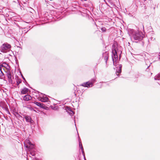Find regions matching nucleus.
<instances>
[{"label": "nucleus", "mask_w": 160, "mask_h": 160, "mask_svg": "<svg viewBox=\"0 0 160 160\" xmlns=\"http://www.w3.org/2000/svg\"><path fill=\"white\" fill-rule=\"evenodd\" d=\"M128 33L131 39H133L134 40L136 41V42H138L143 39L142 34L138 31H135L133 29H128Z\"/></svg>", "instance_id": "f257e3e1"}, {"label": "nucleus", "mask_w": 160, "mask_h": 160, "mask_svg": "<svg viewBox=\"0 0 160 160\" xmlns=\"http://www.w3.org/2000/svg\"><path fill=\"white\" fill-rule=\"evenodd\" d=\"M11 47V46L10 44L5 42L0 47V50L2 52H7L10 50Z\"/></svg>", "instance_id": "f03ea898"}, {"label": "nucleus", "mask_w": 160, "mask_h": 160, "mask_svg": "<svg viewBox=\"0 0 160 160\" xmlns=\"http://www.w3.org/2000/svg\"><path fill=\"white\" fill-rule=\"evenodd\" d=\"M117 51L116 48H114L113 49L112 51V58L113 61V64L115 65V62L117 61L118 59V55Z\"/></svg>", "instance_id": "7ed1b4c3"}, {"label": "nucleus", "mask_w": 160, "mask_h": 160, "mask_svg": "<svg viewBox=\"0 0 160 160\" xmlns=\"http://www.w3.org/2000/svg\"><path fill=\"white\" fill-rule=\"evenodd\" d=\"M5 72L6 73L7 76L8 78L9 82L11 84H12V79H13L14 78L12 74L10 72L9 70Z\"/></svg>", "instance_id": "20e7f679"}, {"label": "nucleus", "mask_w": 160, "mask_h": 160, "mask_svg": "<svg viewBox=\"0 0 160 160\" xmlns=\"http://www.w3.org/2000/svg\"><path fill=\"white\" fill-rule=\"evenodd\" d=\"M0 67L2 69L3 68L4 70V72L8 71L10 68L9 65L6 63H3L2 64L0 65Z\"/></svg>", "instance_id": "39448f33"}, {"label": "nucleus", "mask_w": 160, "mask_h": 160, "mask_svg": "<svg viewBox=\"0 0 160 160\" xmlns=\"http://www.w3.org/2000/svg\"><path fill=\"white\" fill-rule=\"evenodd\" d=\"M45 96V95H42L41 96H40L38 98V99L39 100L43 102H48V98H47L46 96Z\"/></svg>", "instance_id": "423d86ee"}, {"label": "nucleus", "mask_w": 160, "mask_h": 160, "mask_svg": "<svg viewBox=\"0 0 160 160\" xmlns=\"http://www.w3.org/2000/svg\"><path fill=\"white\" fill-rule=\"evenodd\" d=\"M24 118L25 119L26 122L29 123L31 124H32L34 121L31 118V117L28 115H25Z\"/></svg>", "instance_id": "0eeeda50"}, {"label": "nucleus", "mask_w": 160, "mask_h": 160, "mask_svg": "<svg viewBox=\"0 0 160 160\" xmlns=\"http://www.w3.org/2000/svg\"><path fill=\"white\" fill-rule=\"evenodd\" d=\"M80 86L85 87L89 88L92 87L93 86V85L92 84V82H89V81L86 82H84Z\"/></svg>", "instance_id": "6e6552de"}, {"label": "nucleus", "mask_w": 160, "mask_h": 160, "mask_svg": "<svg viewBox=\"0 0 160 160\" xmlns=\"http://www.w3.org/2000/svg\"><path fill=\"white\" fill-rule=\"evenodd\" d=\"M79 148L81 149L82 151V153L83 156L84 157L85 155V153L84 151V149L81 142V141L80 140V138L79 137Z\"/></svg>", "instance_id": "1a4fd4ad"}, {"label": "nucleus", "mask_w": 160, "mask_h": 160, "mask_svg": "<svg viewBox=\"0 0 160 160\" xmlns=\"http://www.w3.org/2000/svg\"><path fill=\"white\" fill-rule=\"evenodd\" d=\"M32 98V97L30 95L27 94L24 96L23 99L25 101H28L31 100Z\"/></svg>", "instance_id": "9d476101"}, {"label": "nucleus", "mask_w": 160, "mask_h": 160, "mask_svg": "<svg viewBox=\"0 0 160 160\" xmlns=\"http://www.w3.org/2000/svg\"><path fill=\"white\" fill-rule=\"evenodd\" d=\"M103 57L104 58V60L105 61L106 63H107V61L108 58V53L106 52L103 53Z\"/></svg>", "instance_id": "9b49d317"}, {"label": "nucleus", "mask_w": 160, "mask_h": 160, "mask_svg": "<svg viewBox=\"0 0 160 160\" xmlns=\"http://www.w3.org/2000/svg\"><path fill=\"white\" fill-rule=\"evenodd\" d=\"M0 67V78H3L4 77V70L3 69H2Z\"/></svg>", "instance_id": "f8f14e48"}, {"label": "nucleus", "mask_w": 160, "mask_h": 160, "mask_svg": "<svg viewBox=\"0 0 160 160\" xmlns=\"http://www.w3.org/2000/svg\"><path fill=\"white\" fill-rule=\"evenodd\" d=\"M25 147L27 148H29V150H32L35 149L34 148V145L32 143L31 144L29 145H26Z\"/></svg>", "instance_id": "ddd939ff"}, {"label": "nucleus", "mask_w": 160, "mask_h": 160, "mask_svg": "<svg viewBox=\"0 0 160 160\" xmlns=\"http://www.w3.org/2000/svg\"><path fill=\"white\" fill-rule=\"evenodd\" d=\"M28 89L26 88H24L21 91V94H25L27 93Z\"/></svg>", "instance_id": "4468645a"}, {"label": "nucleus", "mask_w": 160, "mask_h": 160, "mask_svg": "<svg viewBox=\"0 0 160 160\" xmlns=\"http://www.w3.org/2000/svg\"><path fill=\"white\" fill-rule=\"evenodd\" d=\"M122 67V65H119V68L117 70L116 72V73L117 76H118L119 73H120L121 72V69Z\"/></svg>", "instance_id": "2eb2a0df"}, {"label": "nucleus", "mask_w": 160, "mask_h": 160, "mask_svg": "<svg viewBox=\"0 0 160 160\" xmlns=\"http://www.w3.org/2000/svg\"><path fill=\"white\" fill-rule=\"evenodd\" d=\"M34 103L36 105H37V106L40 107V108H44V106H43V104H42L41 103L38 102H34Z\"/></svg>", "instance_id": "dca6fc26"}, {"label": "nucleus", "mask_w": 160, "mask_h": 160, "mask_svg": "<svg viewBox=\"0 0 160 160\" xmlns=\"http://www.w3.org/2000/svg\"><path fill=\"white\" fill-rule=\"evenodd\" d=\"M30 154L32 156H34L35 155L36 153L35 149L32 150H29Z\"/></svg>", "instance_id": "f3484780"}, {"label": "nucleus", "mask_w": 160, "mask_h": 160, "mask_svg": "<svg viewBox=\"0 0 160 160\" xmlns=\"http://www.w3.org/2000/svg\"><path fill=\"white\" fill-rule=\"evenodd\" d=\"M155 80H160V73H158L157 75L155 76L154 78Z\"/></svg>", "instance_id": "a211bd4d"}, {"label": "nucleus", "mask_w": 160, "mask_h": 160, "mask_svg": "<svg viewBox=\"0 0 160 160\" xmlns=\"http://www.w3.org/2000/svg\"><path fill=\"white\" fill-rule=\"evenodd\" d=\"M26 143L28 144V145H29L30 144H32V143L28 139H26L24 142V146H25L26 145H27Z\"/></svg>", "instance_id": "6ab92c4d"}, {"label": "nucleus", "mask_w": 160, "mask_h": 160, "mask_svg": "<svg viewBox=\"0 0 160 160\" xmlns=\"http://www.w3.org/2000/svg\"><path fill=\"white\" fill-rule=\"evenodd\" d=\"M96 78H94L90 80L89 81V82H92V84L93 85L94 83L95 82Z\"/></svg>", "instance_id": "aec40b11"}, {"label": "nucleus", "mask_w": 160, "mask_h": 160, "mask_svg": "<svg viewBox=\"0 0 160 160\" xmlns=\"http://www.w3.org/2000/svg\"><path fill=\"white\" fill-rule=\"evenodd\" d=\"M22 82V80L21 79L19 78H18L17 80V85H19V84L20 83Z\"/></svg>", "instance_id": "412c9836"}, {"label": "nucleus", "mask_w": 160, "mask_h": 160, "mask_svg": "<svg viewBox=\"0 0 160 160\" xmlns=\"http://www.w3.org/2000/svg\"><path fill=\"white\" fill-rule=\"evenodd\" d=\"M16 116L17 118H20L22 117V116L18 113H16Z\"/></svg>", "instance_id": "4be33fe9"}, {"label": "nucleus", "mask_w": 160, "mask_h": 160, "mask_svg": "<svg viewBox=\"0 0 160 160\" xmlns=\"http://www.w3.org/2000/svg\"><path fill=\"white\" fill-rule=\"evenodd\" d=\"M101 30L103 32H106V29L105 28L103 27L101 28Z\"/></svg>", "instance_id": "5701e85b"}, {"label": "nucleus", "mask_w": 160, "mask_h": 160, "mask_svg": "<svg viewBox=\"0 0 160 160\" xmlns=\"http://www.w3.org/2000/svg\"><path fill=\"white\" fill-rule=\"evenodd\" d=\"M70 112H69V114L70 115L72 116L73 114V112L72 110L70 111Z\"/></svg>", "instance_id": "b1692460"}, {"label": "nucleus", "mask_w": 160, "mask_h": 160, "mask_svg": "<svg viewBox=\"0 0 160 160\" xmlns=\"http://www.w3.org/2000/svg\"><path fill=\"white\" fill-rule=\"evenodd\" d=\"M151 40L152 41H154L155 40V38L154 37H151L150 38Z\"/></svg>", "instance_id": "393cba45"}, {"label": "nucleus", "mask_w": 160, "mask_h": 160, "mask_svg": "<svg viewBox=\"0 0 160 160\" xmlns=\"http://www.w3.org/2000/svg\"><path fill=\"white\" fill-rule=\"evenodd\" d=\"M22 78L24 80V81H25V82H26V80H25V78H24V77H23L22 75Z\"/></svg>", "instance_id": "a878e982"}, {"label": "nucleus", "mask_w": 160, "mask_h": 160, "mask_svg": "<svg viewBox=\"0 0 160 160\" xmlns=\"http://www.w3.org/2000/svg\"><path fill=\"white\" fill-rule=\"evenodd\" d=\"M159 60H160V55H159Z\"/></svg>", "instance_id": "bb28decb"}, {"label": "nucleus", "mask_w": 160, "mask_h": 160, "mask_svg": "<svg viewBox=\"0 0 160 160\" xmlns=\"http://www.w3.org/2000/svg\"><path fill=\"white\" fill-rule=\"evenodd\" d=\"M121 52H121H121H120V53H121Z\"/></svg>", "instance_id": "cd10ccee"}, {"label": "nucleus", "mask_w": 160, "mask_h": 160, "mask_svg": "<svg viewBox=\"0 0 160 160\" xmlns=\"http://www.w3.org/2000/svg\"><path fill=\"white\" fill-rule=\"evenodd\" d=\"M149 66H150V65ZM149 66H148V68L149 67Z\"/></svg>", "instance_id": "c85d7f7f"}]
</instances>
